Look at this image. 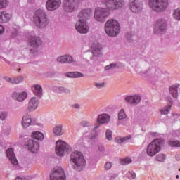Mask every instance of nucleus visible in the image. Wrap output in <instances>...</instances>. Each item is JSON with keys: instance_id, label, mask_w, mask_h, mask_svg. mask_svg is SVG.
Returning <instances> with one entry per match:
<instances>
[{"instance_id": "obj_17", "label": "nucleus", "mask_w": 180, "mask_h": 180, "mask_svg": "<svg viewBox=\"0 0 180 180\" xmlns=\"http://www.w3.org/2000/svg\"><path fill=\"white\" fill-rule=\"evenodd\" d=\"M39 99L36 97H32L29 103L28 110L30 112L37 110L39 105Z\"/></svg>"}, {"instance_id": "obj_27", "label": "nucleus", "mask_w": 180, "mask_h": 180, "mask_svg": "<svg viewBox=\"0 0 180 180\" xmlns=\"http://www.w3.org/2000/svg\"><path fill=\"white\" fill-rule=\"evenodd\" d=\"M179 88V84L172 85L169 87V94L174 98H177L178 97V89Z\"/></svg>"}, {"instance_id": "obj_25", "label": "nucleus", "mask_w": 180, "mask_h": 180, "mask_svg": "<svg viewBox=\"0 0 180 180\" xmlns=\"http://www.w3.org/2000/svg\"><path fill=\"white\" fill-rule=\"evenodd\" d=\"M27 97V93L23 91L20 94H18L17 92L13 93V98H17L18 101L23 102Z\"/></svg>"}, {"instance_id": "obj_30", "label": "nucleus", "mask_w": 180, "mask_h": 180, "mask_svg": "<svg viewBox=\"0 0 180 180\" xmlns=\"http://www.w3.org/2000/svg\"><path fill=\"white\" fill-rule=\"evenodd\" d=\"M168 101L170 102V103H169L167 106L165 107V108L160 110L162 115H167L172 109V98H169Z\"/></svg>"}, {"instance_id": "obj_8", "label": "nucleus", "mask_w": 180, "mask_h": 180, "mask_svg": "<svg viewBox=\"0 0 180 180\" xmlns=\"http://www.w3.org/2000/svg\"><path fill=\"white\" fill-rule=\"evenodd\" d=\"M79 5V0H64L63 9L68 13H72L77 9Z\"/></svg>"}, {"instance_id": "obj_37", "label": "nucleus", "mask_w": 180, "mask_h": 180, "mask_svg": "<svg viewBox=\"0 0 180 180\" xmlns=\"http://www.w3.org/2000/svg\"><path fill=\"white\" fill-rule=\"evenodd\" d=\"M174 18L177 20H180V8L174 11Z\"/></svg>"}, {"instance_id": "obj_29", "label": "nucleus", "mask_w": 180, "mask_h": 180, "mask_svg": "<svg viewBox=\"0 0 180 180\" xmlns=\"http://www.w3.org/2000/svg\"><path fill=\"white\" fill-rule=\"evenodd\" d=\"M11 18V15L6 11L0 13V23L7 22Z\"/></svg>"}, {"instance_id": "obj_40", "label": "nucleus", "mask_w": 180, "mask_h": 180, "mask_svg": "<svg viewBox=\"0 0 180 180\" xmlns=\"http://www.w3.org/2000/svg\"><path fill=\"white\" fill-rule=\"evenodd\" d=\"M155 159L157 161L163 162L165 160V155L163 154H160L156 156Z\"/></svg>"}, {"instance_id": "obj_7", "label": "nucleus", "mask_w": 180, "mask_h": 180, "mask_svg": "<svg viewBox=\"0 0 180 180\" xmlns=\"http://www.w3.org/2000/svg\"><path fill=\"white\" fill-rule=\"evenodd\" d=\"M149 6L155 12H162L168 7V0H149Z\"/></svg>"}, {"instance_id": "obj_22", "label": "nucleus", "mask_w": 180, "mask_h": 180, "mask_svg": "<svg viewBox=\"0 0 180 180\" xmlns=\"http://www.w3.org/2000/svg\"><path fill=\"white\" fill-rule=\"evenodd\" d=\"M130 9L133 13H138L141 10V4H139L136 0H131Z\"/></svg>"}, {"instance_id": "obj_10", "label": "nucleus", "mask_w": 180, "mask_h": 180, "mask_svg": "<svg viewBox=\"0 0 180 180\" xmlns=\"http://www.w3.org/2000/svg\"><path fill=\"white\" fill-rule=\"evenodd\" d=\"M110 15V12L105 8H97L95 10L94 18L98 22H104Z\"/></svg>"}, {"instance_id": "obj_9", "label": "nucleus", "mask_w": 180, "mask_h": 180, "mask_svg": "<svg viewBox=\"0 0 180 180\" xmlns=\"http://www.w3.org/2000/svg\"><path fill=\"white\" fill-rule=\"evenodd\" d=\"M51 180H66L65 171L60 167H56L53 169L50 176Z\"/></svg>"}, {"instance_id": "obj_3", "label": "nucleus", "mask_w": 180, "mask_h": 180, "mask_svg": "<svg viewBox=\"0 0 180 180\" xmlns=\"http://www.w3.org/2000/svg\"><path fill=\"white\" fill-rule=\"evenodd\" d=\"M33 21L38 28H45L49 23V19L46 12L41 9L35 11Z\"/></svg>"}, {"instance_id": "obj_20", "label": "nucleus", "mask_w": 180, "mask_h": 180, "mask_svg": "<svg viewBox=\"0 0 180 180\" xmlns=\"http://www.w3.org/2000/svg\"><path fill=\"white\" fill-rule=\"evenodd\" d=\"M29 42L34 48H37L42 44V41L39 37L33 36L30 37Z\"/></svg>"}, {"instance_id": "obj_18", "label": "nucleus", "mask_w": 180, "mask_h": 180, "mask_svg": "<svg viewBox=\"0 0 180 180\" xmlns=\"http://www.w3.org/2000/svg\"><path fill=\"white\" fill-rule=\"evenodd\" d=\"M157 27L158 28V31H155V33H163L166 30V21L163 19L159 20L157 22L156 25Z\"/></svg>"}, {"instance_id": "obj_38", "label": "nucleus", "mask_w": 180, "mask_h": 180, "mask_svg": "<svg viewBox=\"0 0 180 180\" xmlns=\"http://www.w3.org/2000/svg\"><path fill=\"white\" fill-rule=\"evenodd\" d=\"M105 135L108 140L111 141L112 139V131L111 130L108 129Z\"/></svg>"}, {"instance_id": "obj_36", "label": "nucleus", "mask_w": 180, "mask_h": 180, "mask_svg": "<svg viewBox=\"0 0 180 180\" xmlns=\"http://www.w3.org/2000/svg\"><path fill=\"white\" fill-rule=\"evenodd\" d=\"M131 162H132V160L131 158H127L121 160V165H129V164L131 163Z\"/></svg>"}, {"instance_id": "obj_14", "label": "nucleus", "mask_w": 180, "mask_h": 180, "mask_svg": "<svg viewBox=\"0 0 180 180\" xmlns=\"http://www.w3.org/2000/svg\"><path fill=\"white\" fill-rule=\"evenodd\" d=\"M26 146L28 147L29 150L34 153H37L39 150V142L33 139H30V141L27 142Z\"/></svg>"}, {"instance_id": "obj_47", "label": "nucleus", "mask_w": 180, "mask_h": 180, "mask_svg": "<svg viewBox=\"0 0 180 180\" xmlns=\"http://www.w3.org/2000/svg\"><path fill=\"white\" fill-rule=\"evenodd\" d=\"M112 67H115V64H110L109 65H107L105 67V70H110V68H112Z\"/></svg>"}, {"instance_id": "obj_28", "label": "nucleus", "mask_w": 180, "mask_h": 180, "mask_svg": "<svg viewBox=\"0 0 180 180\" xmlns=\"http://www.w3.org/2000/svg\"><path fill=\"white\" fill-rule=\"evenodd\" d=\"M63 128V125L62 124L55 126L53 127V134L58 136H63L64 134Z\"/></svg>"}, {"instance_id": "obj_26", "label": "nucleus", "mask_w": 180, "mask_h": 180, "mask_svg": "<svg viewBox=\"0 0 180 180\" xmlns=\"http://www.w3.org/2000/svg\"><path fill=\"white\" fill-rule=\"evenodd\" d=\"M32 118L31 116L28 114L24 115L22 121V125L24 128H27L31 126Z\"/></svg>"}, {"instance_id": "obj_55", "label": "nucleus", "mask_w": 180, "mask_h": 180, "mask_svg": "<svg viewBox=\"0 0 180 180\" xmlns=\"http://www.w3.org/2000/svg\"><path fill=\"white\" fill-rule=\"evenodd\" d=\"M20 70H21V69L20 68V69L18 70V71H20Z\"/></svg>"}, {"instance_id": "obj_45", "label": "nucleus", "mask_w": 180, "mask_h": 180, "mask_svg": "<svg viewBox=\"0 0 180 180\" xmlns=\"http://www.w3.org/2000/svg\"><path fill=\"white\" fill-rule=\"evenodd\" d=\"M7 117V112H0V119L1 120H4Z\"/></svg>"}, {"instance_id": "obj_56", "label": "nucleus", "mask_w": 180, "mask_h": 180, "mask_svg": "<svg viewBox=\"0 0 180 180\" xmlns=\"http://www.w3.org/2000/svg\"><path fill=\"white\" fill-rule=\"evenodd\" d=\"M179 171H180V169H179Z\"/></svg>"}, {"instance_id": "obj_52", "label": "nucleus", "mask_w": 180, "mask_h": 180, "mask_svg": "<svg viewBox=\"0 0 180 180\" xmlns=\"http://www.w3.org/2000/svg\"><path fill=\"white\" fill-rule=\"evenodd\" d=\"M116 178V175L111 176L110 180H114Z\"/></svg>"}, {"instance_id": "obj_48", "label": "nucleus", "mask_w": 180, "mask_h": 180, "mask_svg": "<svg viewBox=\"0 0 180 180\" xmlns=\"http://www.w3.org/2000/svg\"><path fill=\"white\" fill-rule=\"evenodd\" d=\"M4 32V27L0 25V35Z\"/></svg>"}, {"instance_id": "obj_31", "label": "nucleus", "mask_w": 180, "mask_h": 180, "mask_svg": "<svg viewBox=\"0 0 180 180\" xmlns=\"http://www.w3.org/2000/svg\"><path fill=\"white\" fill-rule=\"evenodd\" d=\"M32 137L36 140L42 141L44 139V135L42 132L36 131L32 133Z\"/></svg>"}, {"instance_id": "obj_49", "label": "nucleus", "mask_w": 180, "mask_h": 180, "mask_svg": "<svg viewBox=\"0 0 180 180\" xmlns=\"http://www.w3.org/2000/svg\"><path fill=\"white\" fill-rule=\"evenodd\" d=\"M100 126H101V124H99L95 125V127H94L93 130L94 131H96L99 128Z\"/></svg>"}, {"instance_id": "obj_39", "label": "nucleus", "mask_w": 180, "mask_h": 180, "mask_svg": "<svg viewBox=\"0 0 180 180\" xmlns=\"http://www.w3.org/2000/svg\"><path fill=\"white\" fill-rule=\"evenodd\" d=\"M8 4V2L6 0L0 1V9L6 8Z\"/></svg>"}, {"instance_id": "obj_44", "label": "nucleus", "mask_w": 180, "mask_h": 180, "mask_svg": "<svg viewBox=\"0 0 180 180\" xmlns=\"http://www.w3.org/2000/svg\"><path fill=\"white\" fill-rule=\"evenodd\" d=\"M80 124L83 127H89L90 126V122L86 120L82 121Z\"/></svg>"}, {"instance_id": "obj_19", "label": "nucleus", "mask_w": 180, "mask_h": 180, "mask_svg": "<svg viewBox=\"0 0 180 180\" xmlns=\"http://www.w3.org/2000/svg\"><path fill=\"white\" fill-rule=\"evenodd\" d=\"M6 155L7 157L8 158V159L10 160L11 162L13 165H17L18 164V162L14 154V150L13 149H12V148H10L9 149H8L7 152H6Z\"/></svg>"}, {"instance_id": "obj_11", "label": "nucleus", "mask_w": 180, "mask_h": 180, "mask_svg": "<svg viewBox=\"0 0 180 180\" xmlns=\"http://www.w3.org/2000/svg\"><path fill=\"white\" fill-rule=\"evenodd\" d=\"M104 4L108 10L115 11L123 7V0H105Z\"/></svg>"}, {"instance_id": "obj_23", "label": "nucleus", "mask_w": 180, "mask_h": 180, "mask_svg": "<svg viewBox=\"0 0 180 180\" xmlns=\"http://www.w3.org/2000/svg\"><path fill=\"white\" fill-rule=\"evenodd\" d=\"M91 49L94 56H98L101 54V47L98 43H93Z\"/></svg>"}, {"instance_id": "obj_35", "label": "nucleus", "mask_w": 180, "mask_h": 180, "mask_svg": "<svg viewBox=\"0 0 180 180\" xmlns=\"http://www.w3.org/2000/svg\"><path fill=\"white\" fill-rule=\"evenodd\" d=\"M126 118V112H124V110L122 109L118 113V119L119 120H122Z\"/></svg>"}, {"instance_id": "obj_1", "label": "nucleus", "mask_w": 180, "mask_h": 180, "mask_svg": "<svg viewBox=\"0 0 180 180\" xmlns=\"http://www.w3.org/2000/svg\"><path fill=\"white\" fill-rule=\"evenodd\" d=\"M92 16V11L90 8L83 9L78 13V20L75 28L80 34H87L90 30V25L87 22Z\"/></svg>"}, {"instance_id": "obj_13", "label": "nucleus", "mask_w": 180, "mask_h": 180, "mask_svg": "<svg viewBox=\"0 0 180 180\" xmlns=\"http://www.w3.org/2000/svg\"><path fill=\"white\" fill-rule=\"evenodd\" d=\"M141 101V96L139 95L128 96L125 97V103L134 106L138 105Z\"/></svg>"}, {"instance_id": "obj_53", "label": "nucleus", "mask_w": 180, "mask_h": 180, "mask_svg": "<svg viewBox=\"0 0 180 180\" xmlns=\"http://www.w3.org/2000/svg\"><path fill=\"white\" fill-rule=\"evenodd\" d=\"M176 159H177L178 160H180V155H176Z\"/></svg>"}, {"instance_id": "obj_33", "label": "nucleus", "mask_w": 180, "mask_h": 180, "mask_svg": "<svg viewBox=\"0 0 180 180\" xmlns=\"http://www.w3.org/2000/svg\"><path fill=\"white\" fill-rule=\"evenodd\" d=\"M130 139H131V136H130V135L124 136V138H120V136H117V138H115V141L120 144Z\"/></svg>"}, {"instance_id": "obj_50", "label": "nucleus", "mask_w": 180, "mask_h": 180, "mask_svg": "<svg viewBox=\"0 0 180 180\" xmlns=\"http://www.w3.org/2000/svg\"><path fill=\"white\" fill-rule=\"evenodd\" d=\"M73 107H74L75 109H79V104H75V105H73Z\"/></svg>"}, {"instance_id": "obj_34", "label": "nucleus", "mask_w": 180, "mask_h": 180, "mask_svg": "<svg viewBox=\"0 0 180 180\" xmlns=\"http://www.w3.org/2000/svg\"><path fill=\"white\" fill-rule=\"evenodd\" d=\"M169 145L171 147H180L179 141H169Z\"/></svg>"}, {"instance_id": "obj_2", "label": "nucleus", "mask_w": 180, "mask_h": 180, "mask_svg": "<svg viewBox=\"0 0 180 180\" xmlns=\"http://www.w3.org/2000/svg\"><path fill=\"white\" fill-rule=\"evenodd\" d=\"M70 163L75 170L77 172L82 171L85 167L86 160L82 152H72L70 155Z\"/></svg>"}, {"instance_id": "obj_51", "label": "nucleus", "mask_w": 180, "mask_h": 180, "mask_svg": "<svg viewBox=\"0 0 180 180\" xmlns=\"http://www.w3.org/2000/svg\"><path fill=\"white\" fill-rule=\"evenodd\" d=\"M15 180H27L25 178L17 177Z\"/></svg>"}, {"instance_id": "obj_24", "label": "nucleus", "mask_w": 180, "mask_h": 180, "mask_svg": "<svg viewBox=\"0 0 180 180\" xmlns=\"http://www.w3.org/2000/svg\"><path fill=\"white\" fill-rule=\"evenodd\" d=\"M5 79L7 82H9L11 84H19L20 83H21L22 82V80L24 79L23 76H19L17 77H5Z\"/></svg>"}, {"instance_id": "obj_6", "label": "nucleus", "mask_w": 180, "mask_h": 180, "mask_svg": "<svg viewBox=\"0 0 180 180\" xmlns=\"http://www.w3.org/2000/svg\"><path fill=\"white\" fill-rule=\"evenodd\" d=\"M71 151L72 148L67 143V142H64V141L61 140L56 141L55 153L58 156L63 157Z\"/></svg>"}, {"instance_id": "obj_21", "label": "nucleus", "mask_w": 180, "mask_h": 180, "mask_svg": "<svg viewBox=\"0 0 180 180\" xmlns=\"http://www.w3.org/2000/svg\"><path fill=\"white\" fill-rule=\"evenodd\" d=\"M32 90L35 96L39 98H41L43 96V88L40 84H34L32 86Z\"/></svg>"}, {"instance_id": "obj_32", "label": "nucleus", "mask_w": 180, "mask_h": 180, "mask_svg": "<svg viewBox=\"0 0 180 180\" xmlns=\"http://www.w3.org/2000/svg\"><path fill=\"white\" fill-rule=\"evenodd\" d=\"M65 75L70 78L84 77V75L79 72H70L66 73Z\"/></svg>"}, {"instance_id": "obj_43", "label": "nucleus", "mask_w": 180, "mask_h": 180, "mask_svg": "<svg viewBox=\"0 0 180 180\" xmlns=\"http://www.w3.org/2000/svg\"><path fill=\"white\" fill-rule=\"evenodd\" d=\"M127 176L129 179H134L136 177L135 173H134L132 171H129L127 174Z\"/></svg>"}, {"instance_id": "obj_46", "label": "nucleus", "mask_w": 180, "mask_h": 180, "mask_svg": "<svg viewBox=\"0 0 180 180\" xmlns=\"http://www.w3.org/2000/svg\"><path fill=\"white\" fill-rule=\"evenodd\" d=\"M112 163L111 162H107L105 165V169H107V170H109L110 169L112 168Z\"/></svg>"}, {"instance_id": "obj_4", "label": "nucleus", "mask_w": 180, "mask_h": 180, "mask_svg": "<svg viewBox=\"0 0 180 180\" xmlns=\"http://www.w3.org/2000/svg\"><path fill=\"white\" fill-rule=\"evenodd\" d=\"M105 31L108 36L115 37L120 32V25L117 20L110 19L105 24Z\"/></svg>"}, {"instance_id": "obj_15", "label": "nucleus", "mask_w": 180, "mask_h": 180, "mask_svg": "<svg viewBox=\"0 0 180 180\" xmlns=\"http://www.w3.org/2000/svg\"><path fill=\"white\" fill-rule=\"evenodd\" d=\"M111 120V116L108 114L103 113L98 115L97 122L99 125H103L104 124H109Z\"/></svg>"}, {"instance_id": "obj_16", "label": "nucleus", "mask_w": 180, "mask_h": 180, "mask_svg": "<svg viewBox=\"0 0 180 180\" xmlns=\"http://www.w3.org/2000/svg\"><path fill=\"white\" fill-rule=\"evenodd\" d=\"M56 61L61 64H70L75 63L74 58L69 55H64L57 58Z\"/></svg>"}, {"instance_id": "obj_5", "label": "nucleus", "mask_w": 180, "mask_h": 180, "mask_svg": "<svg viewBox=\"0 0 180 180\" xmlns=\"http://www.w3.org/2000/svg\"><path fill=\"white\" fill-rule=\"evenodd\" d=\"M164 143L165 141L163 139H154L147 147V155L150 157L155 156L161 150V148L164 146Z\"/></svg>"}, {"instance_id": "obj_12", "label": "nucleus", "mask_w": 180, "mask_h": 180, "mask_svg": "<svg viewBox=\"0 0 180 180\" xmlns=\"http://www.w3.org/2000/svg\"><path fill=\"white\" fill-rule=\"evenodd\" d=\"M61 5V0H48L46 1V10L55 11Z\"/></svg>"}, {"instance_id": "obj_54", "label": "nucleus", "mask_w": 180, "mask_h": 180, "mask_svg": "<svg viewBox=\"0 0 180 180\" xmlns=\"http://www.w3.org/2000/svg\"><path fill=\"white\" fill-rule=\"evenodd\" d=\"M179 175H177V176H176V179H179Z\"/></svg>"}, {"instance_id": "obj_41", "label": "nucleus", "mask_w": 180, "mask_h": 180, "mask_svg": "<svg viewBox=\"0 0 180 180\" xmlns=\"http://www.w3.org/2000/svg\"><path fill=\"white\" fill-rule=\"evenodd\" d=\"M94 86L97 89H101L105 87V82H102V83L95 82Z\"/></svg>"}, {"instance_id": "obj_42", "label": "nucleus", "mask_w": 180, "mask_h": 180, "mask_svg": "<svg viewBox=\"0 0 180 180\" xmlns=\"http://www.w3.org/2000/svg\"><path fill=\"white\" fill-rule=\"evenodd\" d=\"M58 91H60V93L63 94H68L70 93V90L68 89H65V87L60 86L58 88Z\"/></svg>"}]
</instances>
